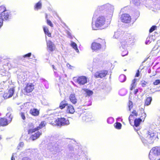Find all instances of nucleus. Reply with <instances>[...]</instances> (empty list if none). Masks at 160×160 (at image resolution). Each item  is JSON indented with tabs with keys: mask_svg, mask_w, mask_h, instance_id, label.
Returning <instances> with one entry per match:
<instances>
[{
	"mask_svg": "<svg viewBox=\"0 0 160 160\" xmlns=\"http://www.w3.org/2000/svg\"><path fill=\"white\" fill-rule=\"evenodd\" d=\"M139 70H138V72H137V73L136 74V77H138L139 76Z\"/></svg>",
	"mask_w": 160,
	"mask_h": 160,
	"instance_id": "60",
	"label": "nucleus"
},
{
	"mask_svg": "<svg viewBox=\"0 0 160 160\" xmlns=\"http://www.w3.org/2000/svg\"><path fill=\"white\" fill-rule=\"evenodd\" d=\"M128 106L129 110L130 111L131 109L133 107V104L132 102L129 101L128 102Z\"/></svg>",
	"mask_w": 160,
	"mask_h": 160,
	"instance_id": "42",
	"label": "nucleus"
},
{
	"mask_svg": "<svg viewBox=\"0 0 160 160\" xmlns=\"http://www.w3.org/2000/svg\"><path fill=\"white\" fill-rule=\"evenodd\" d=\"M67 66L68 68L71 69H73L74 68L73 66L69 64L68 63L67 64Z\"/></svg>",
	"mask_w": 160,
	"mask_h": 160,
	"instance_id": "50",
	"label": "nucleus"
},
{
	"mask_svg": "<svg viewBox=\"0 0 160 160\" xmlns=\"http://www.w3.org/2000/svg\"><path fill=\"white\" fill-rule=\"evenodd\" d=\"M148 38H147V41L145 42V43L146 44H148Z\"/></svg>",
	"mask_w": 160,
	"mask_h": 160,
	"instance_id": "63",
	"label": "nucleus"
},
{
	"mask_svg": "<svg viewBox=\"0 0 160 160\" xmlns=\"http://www.w3.org/2000/svg\"><path fill=\"white\" fill-rule=\"evenodd\" d=\"M53 124L55 125L58 126L68 125L70 124L69 121L64 118H58L55 120Z\"/></svg>",
	"mask_w": 160,
	"mask_h": 160,
	"instance_id": "6",
	"label": "nucleus"
},
{
	"mask_svg": "<svg viewBox=\"0 0 160 160\" xmlns=\"http://www.w3.org/2000/svg\"><path fill=\"white\" fill-rule=\"evenodd\" d=\"M149 157L150 160H159L160 159V147H155L150 150Z\"/></svg>",
	"mask_w": 160,
	"mask_h": 160,
	"instance_id": "3",
	"label": "nucleus"
},
{
	"mask_svg": "<svg viewBox=\"0 0 160 160\" xmlns=\"http://www.w3.org/2000/svg\"><path fill=\"white\" fill-rule=\"evenodd\" d=\"M155 8L156 9H160V5L158 4H155Z\"/></svg>",
	"mask_w": 160,
	"mask_h": 160,
	"instance_id": "52",
	"label": "nucleus"
},
{
	"mask_svg": "<svg viewBox=\"0 0 160 160\" xmlns=\"http://www.w3.org/2000/svg\"><path fill=\"white\" fill-rule=\"evenodd\" d=\"M156 26H152L149 29V32L151 33L155 30L156 28Z\"/></svg>",
	"mask_w": 160,
	"mask_h": 160,
	"instance_id": "43",
	"label": "nucleus"
},
{
	"mask_svg": "<svg viewBox=\"0 0 160 160\" xmlns=\"http://www.w3.org/2000/svg\"><path fill=\"white\" fill-rule=\"evenodd\" d=\"M31 55V52H29L27 54L25 55H24L23 56V57L24 58H27L28 57H29Z\"/></svg>",
	"mask_w": 160,
	"mask_h": 160,
	"instance_id": "47",
	"label": "nucleus"
},
{
	"mask_svg": "<svg viewBox=\"0 0 160 160\" xmlns=\"http://www.w3.org/2000/svg\"><path fill=\"white\" fill-rule=\"evenodd\" d=\"M69 99L71 102L73 104H75L77 102V99L76 98L75 94L73 93L71 94L69 96Z\"/></svg>",
	"mask_w": 160,
	"mask_h": 160,
	"instance_id": "17",
	"label": "nucleus"
},
{
	"mask_svg": "<svg viewBox=\"0 0 160 160\" xmlns=\"http://www.w3.org/2000/svg\"><path fill=\"white\" fill-rule=\"evenodd\" d=\"M24 146V143L23 142H21L19 144L17 147L18 149H20Z\"/></svg>",
	"mask_w": 160,
	"mask_h": 160,
	"instance_id": "41",
	"label": "nucleus"
},
{
	"mask_svg": "<svg viewBox=\"0 0 160 160\" xmlns=\"http://www.w3.org/2000/svg\"><path fill=\"white\" fill-rule=\"evenodd\" d=\"M126 76L123 74L120 75L119 78V80L121 82H124L126 80Z\"/></svg>",
	"mask_w": 160,
	"mask_h": 160,
	"instance_id": "31",
	"label": "nucleus"
},
{
	"mask_svg": "<svg viewBox=\"0 0 160 160\" xmlns=\"http://www.w3.org/2000/svg\"><path fill=\"white\" fill-rule=\"evenodd\" d=\"M148 38H147V41L145 42V43L146 44H148Z\"/></svg>",
	"mask_w": 160,
	"mask_h": 160,
	"instance_id": "64",
	"label": "nucleus"
},
{
	"mask_svg": "<svg viewBox=\"0 0 160 160\" xmlns=\"http://www.w3.org/2000/svg\"><path fill=\"white\" fill-rule=\"evenodd\" d=\"M152 101V98L151 97H148L146 100L145 104L147 106L149 105Z\"/></svg>",
	"mask_w": 160,
	"mask_h": 160,
	"instance_id": "32",
	"label": "nucleus"
},
{
	"mask_svg": "<svg viewBox=\"0 0 160 160\" xmlns=\"http://www.w3.org/2000/svg\"><path fill=\"white\" fill-rule=\"evenodd\" d=\"M108 71L107 70L101 71L97 72L94 75L95 77L96 78H102L104 77L107 74Z\"/></svg>",
	"mask_w": 160,
	"mask_h": 160,
	"instance_id": "12",
	"label": "nucleus"
},
{
	"mask_svg": "<svg viewBox=\"0 0 160 160\" xmlns=\"http://www.w3.org/2000/svg\"><path fill=\"white\" fill-rule=\"evenodd\" d=\"M45 34L47 35L48 36L50 37L51 36V33L49 32V31L44 32Z\"/></svg>",
	"mask_w": 160,
	"mask_h": 160,
	"instance_id": "54",
	"label": "nucleus"
},
{
	"mask_svg": "<svg viewBox=\"0 0 160 160\" xmlns=\"http://www.w3.org/2000/svg\"><path fill=\"white\" fill-rule=\"evenodd\" d=\"M16 155L15 153H13L12 158H11V160H15V158L14 157V156Z\"/></svg>",
	"mask_w": 160,
	"mask_h": 160,
	"instance_id": "58",
	"label": "nucleus"
},
{
	"mask_svg": "<svg viewBox=\"0 0 160 160\" xmlns=\"http://www.w3.org/2000/svg\"><path fill=\"white\" fill-rule=\"evenodd\" d=\"M30 113L32 115L36 116L39 115V112L37 109L33 108L30 109Z\"/></svg>",
	"mask_w": 160,
	"mask_h": 160,
	"instance_id": "22",
	"label": "nucleus"
},
{
	"mask_svg": "<svg viewBox=\"0 0 160 160\" xmlns=\"http://www.w3.org/2000/svg\"><path fill=\"white\" fill-rule=\"evenodd\" d=\"M45 34L47 35L48 36L50 37L51 36V33L49 32V31L44 32Z\"/></svg>",
	"mask_w": 160,
	"mask_h": 160,
	"instance_id": "53",
	"label": "nucleus"
},
{
	"mask_svg": "<svg viewBox=\"0 0 160 160\" xmlns=\"http://www.w3.org/2000/svg\"><path fill=\"white\" fill-rule=\"evenodd\" d=\"M131 38H129V39H125L121 40L120 42V44H119V48L120 50L123 52L124 51L125 52V54H122V56H124L127 55L128 53V51H127V48L128 45L132 44L133 43L134 38L131 36Z\"/></svg>",
	"mask_w": 160,
	"mask_h": 160,
	"instance_id": "1",
	"label": "nucleus"
},
{
	"mask_svg": "<svg viewBox=\"0 0 160 160\" xmlns=\"http://www.w3.org/2000/svg\"><path fill=\"white\" fill-rule=\"evenodd\" d=\"M42 134V133L39 131L35 133L33 135H32L30 138L32 140H34L38 138L40 135Z\"/></svg>",
	"mask_w": 160,
	"mask_h": 160,
	"instance_id": "21",
	"label": "nucleus"
},
{
	"mask_svg": "<svg viewBox=\"0 0 160 160\" xmlns=\"http://www.w3.org/2000/svg\"><path fill=\"white\" fill-rule=\"evenodd\" d=\"M136 79H134L132 80V83L131 84V87L130 88V90H132L133 88H135V83L136 82Z\"/></svg>",
	"mask_w": 160,
	"mask_h": 160,
	"instance_id": "38",
	"label": "nucleus"
},
{
	"mask_svg": "<svg viewBox=\"0 0 160 160\" xmlns=\"http://www.w3.org/2000/svg\"><path fill=\"white\" fill-rule=\"evenodd\" d=\"M93 62L96 63H99L101 61L99 60V59L97 58H95L93 60Z\"/></svg>",
	"mask_w": 160,
	"mask_h": 160,
	"instance_id": "44",
	"label": "nucleus"
},
{
	"mask_svg": "<svg viewBox=\"0 0 160 160\" xmlns=\"http://www.w3.org/2000/svg\"><path fill=\"white\" fill-rule=\"evenodd\" d=\"M85 91L87 94V95L88 96H90L93 94V92L90 90L86 89Z\"/></svg>",
	"mask_w": 160,
	"mask_h": 160,
	"instance_id": "36",
	"label": "nucleus"
},
{
	"mask_svg": "<svg viewBox=\"0 0 160 160\" xmlns=\"http://www.w3.org/2000/svg\"><path fill=\"white\" fill-rule=\"evenodd\" d=\"M92 115H88L82 117V119L83 120L88 122L92 118Z\"/></svg>",
	"mask_w": 160,
	"mask_h": 160,
	"instance_id": "25",
	"label": "nucleus"
},
{
	"mask_svg": "<svg viewBox=\"0 0 160 160\" xmlns=\"http://www.w3.org/2000/svg\"><path fill=\"white\" fill-rule=\"evenodd\" d=\"M6 116L8 118V122L10 123L11 122L12 118V116L11 115V113L7 112L6 114Z\"/></svg>",
	"mask_w": 160,
	"mask_h": 160,
	"instance_id": "33",
	"label": "nucleus"
},
{
	"mask_svg": "<svg viewBox=\"0 0 160 160\" xmlns=\"http://www.w3.org/2000/svg\"><path fill=\"white\" fill-rule=\"evenodd\" d=\"M74 81L80 85H83L87 82V78L84 76L79 77L78 78L74 77Z\"/></svg>",
	"mask_w": 160,
	"mask_h": 160,
	"instance_id": "8",
	"label": "nucleus"
},
{
	"mask_svg": "<svg viewBox=\"0 0 160 160\" xmlns=\"http://www.w3.org/2000/svg\"><path fill=\"white\" fill-rule=\"evenodd\" d=\"M1 61V59L0 57V62ZM6 67V65H3L1 63H0V74L5 77L6 76V74H7V76L6 79H8L10 77V73L7 72L5 69Z\"/></svg>",
	"mask_w": 160,
	"mask_h": 160,
	"instance_id": "7",
	"label": "nucleus"
},
{
	"mask_svg": "<svg viewBox=\"0 0 160 160\" xmlns=\"http://www.w3.org/2000/svg\"><path fill=\"white\" fill-rule=\"evenodd\" d=\"M121 34V32L119 31H118L115 32L113 36V38H118L120 35Z\"/></svg>",
	"mask_w": 160,
	"mask_h": 160,
	"instance_id": "35",
	"label": "nucleus"
},
{
	"mask_svg": "<svg viewBox=\"0 0 160 160\" xmlns=\"http://www.w3.org/2000/svg\"><path fill=\"white\" fill-rule=\"evenodd\" d=\"M67 111L70 113H73L75 112V110L71 104L68 105Z\"/></svg>",
	"mask_w": 160,
	"mask_h": 160,
	"instance_id": "23",
	"label": "nucleus"
},
{
	"mask_svg": "<svg viewBox=\"0 0 160 160\" xmlns=\"http://www.w3.org/2000/svg\"><path fill=\"white\" fill-rule=\"evenodd\" d=\"M46 124V122L45 121H42L39 126L36 128V129L37 130H38L45 126Z\"/></svg>",
	"mask_w": 160,
	"mask_h": 160,
	"instance_id": "28",
	"label": "nucleus"
},
{
	"mask_svg": "<svg viewBox=\"0 0 160 160\" xmlns=\"http://www.w3.org/2000/svg\"><path fill=\"white\" fill-rule=\"evenodd\" d=\"M0 17L2 21H9L12 17L10 12L3 6L0 7Z\"/></svg>",
	"mask_w": 160,
	"mask_h": 160,
	"instance_id": "4",
	"label": "nucleus"
},
{
	"mask_svg": "<svg viewBox=\"0 0 160 160\" xmlns=\"http://www.w3.org/2000/svg\"><path fill=\"white\" fill-rule=\"evenodd\" d=\"M127 93V91L125 89H122L120 90L119 92V95L122 96L125 95Z\"/></svg>",
	"mask_w": 160,
	"mask_h": 160,
	"instance_id": "34",
	"label": "nucleus"
},
{
	"mask_svg": "<svg viewBox=\"0 0 160 160\" xmlns=\"http://www.w3.org/2000/svg\"><path fill=\"white\" fill-rule=\"evenodd\" d=\"M130 3L136 6H138L140 4V0H131Z\"/></svg>",
	"mask_w": 160,
	"mask_h": 160,
	"instance_id": "26",
	"label": "nucleus"
},
{
	"mask_svg": "<svg viewBox=\"0 0 160 160\" xmlns=\"http://www.w3.org/2000/svg\"><path fill=\"white\" fill-rule=\"evenodd\" d=\"M14 92V88H11L8 92H5L3 94V98L5 99H7L8 98L12 97Z\"/></svg>",
	"mask_w": 160,
	"mask_h": 160,
	"instance_id": "13",
	"label": "nucleus"
},
{
	"mask_svg": "<svg viewBox=\"0 0 160 160\" xmlns=\"http://www.w3.org/2000/svg\"><path fill=\"white\" fill-rule=\"evenodd\" d=\"M121 19L122 22L129 23L130 22L131 18L128 14L125 13L122 15Z\"/></svg>",
	"mask_w": 160,
	"mask_h": 160,
	"instance_id": "11",
	"label": "nucleus"
},
{
	"mask_svg": "<svg viewBox=\"0 0 160 160\" xmlns=\"http://www.w3.org/2000/svg\"><path fill=\"white\" fill-rule=\"evenodd\" d=\"M20 115L22 119L23 120H24L26 118L25 117V114L24 112H21L20 113Z\"/></svg>",
	"mask_w": 160,
	"mask_h": 160,
	"instance_id": "45",
	"label": "nucleus"
},
{
	"mask_svg": "<svg viewBox=\"0 0 160 160\" xmlns=\"http://www.w3.org/2000/svg\"><path fill=\"white\" fill-rule=\"evenodd\" d=\"M23 75H19V76L18 77V78L20 79L21 80V81H22V78H21V77L22 78H23Z\"/></svg>",
	"mask_w": 160,
	"mask_h": 160,
	"instance_id": "61",
	"label": "nucleus"
},
{
	"mask_svg": "<svg viewBox=\"0 0 160 160\" xmlns=\"http://www.w3.org/2000/svg\"><path fill=\"white\" fill-rule=\"evenodd\" d=\"M92 23V27L93 30H96L98 28L100 29H104L106 26L105 25L106 23L105 19L103 16H100L98 17L96 21L95 25Z\"/></svg>",
	"mask_w": 160,
	"mask_h": 160,
	"instance_id": "2",
	"label": "nucleus"
},
{
	"mask_svg": "<svg viewBox=\"0 0 160 160\" xmlns=\"http://www.w3.org/2000/svg\"><path fill=\"white\" fill-rule=\"evenodd\" d=\"M9 123L8 119L5 118H1L0 119V125L4 126L7 125Z\"/></svg>",
	"mask_w": 160,
	"mask_h": 160,
	"instance_id": "20",
	"label": "nucleus"
},
{
	"mask_svg": "<svg viewBox=\"0 0 160 160\" xmlns=\"http://www.w3.org/2000/svg\"><path fill=\"white\" fill-rule=\"evenodd\" d=\"M106 11H109L110 12H112L113 11V10H110V8H106Z\"/></svg>",
	"mask_w": 160,
	"mask_h": 160,
	"instance_id": "55",
	"label": "nucleus"
},
{
	"mask_svg": "<svg viewBox=\"0 0 160 160\" xmlns=\"http://www.w3.org/2000/svg\"><path fill=\"white\" fill-rule=\"evenodd\" d=\"M43 29L44 32H47L49 31L48 28L46 26H45L43 27Z\"/></svg>",
	"mask_w": 160,
	"mask_h": 160,
	"instance_id": "51",
	"label": "nucleus"
},
{
	"mask_svg": "<svg viewBox=\"0 0 160 160\" xmlns=\"http://www.w3.org/2000/svg\"><path fill=\"white\" fill-rule=\"evenodd\" d=\"M115 128L117 129H120L121 128L122 124L120 122H116L114 124Z\"/></svg>",
	"mask_w": 160,
	"mask_h": 160,
	"instance_id": "37",
	"label": "nucleus"
},
{
	"mask_svg": "<svg viewBox=\"0 0 160 160\" xmlns=\"http://www.w3.org/2000/svg\"><path fill=\"white\" fill-rule=\"evenodd\" d=\"M71 45L76 50L77 52H79V50L77 48V45L75 42H72Z\"/></svg>",
	"mask_w": 160,
	"mask_h": 160,
	"instance_id": "29",
	"label": "nucleus"
},
{
	"mask_svg": "<svg viewBox=\"0 0 160 160\" xmlns=\"http://www.w3.org/2000/svg\"><path fill=\"white\" fill-rule=\"evenodd\" d=\"M146 116V114L144 112V111L141 113L140 116V118H136L134 121V126L136 127H138L139 126L140 123L143 119V121H144L145 118Z\"/></svg>",
	"mask_w": 160,
	"mask_h": 160,
	"instance_id": "9",
	"label": "nucleus"
},
{
	"mask_svg": "<svg viewBox=\"0 0 160 160\" xmlns=\"http://www.w3.org/2000/svg\"><path fill=\"white\" fill-rule=\"evenodd\" d=\"M114 121V119L112 117H109L108 118L107 120V122L109 124L112 123Z\"/></svg>",
	"mask_w": 160,
	"mask_h": 160,
	"instance_id": "40",
	"label": "nucleus"
},
{
	"mask_svg": "<svg viewBox=\"0 0 160 160\" xmlns=\"http://www.w3.org/2000/svg\"><path fill=\"white\" fill-rule=\"evenodd\" d=\"M42 80L43 82H45V83H47V81H46L45 79H42Z\"/></svg>",
	"mask_w": 160,
	"mask_h": 160,
	"instance_id": "62",
	"label": "nucleus"
},
{
	"mask_svg": "<svg viewBox=\"0 0 160 160\" xmlns=\"http://www.w3.org/2000/svg\"><path fill=\"white\" fill-rule=\"evenodd\" d=\"M137 116L138 115V113L136 112V110H133L132 112V114H131L129 116V117L128 118V120L129 121V122H131V119H130V118H132V117L134 116Z\"/></svg>",
	"mask_w": 160,
	"mask_h": 160,
	"instance_id": "30",
	"label": "nucleus"
},
{
	"mask_svg": "<svg viewBox=\"0 0 160 160\" xmlns=\"http://www.w3.org/2000/svg\"><path fill=\"white\" fill-rule=\"evenodd\" d=\"M22 160H31V159L28 157H25L22 158Z\"/></svg>",
	"mask_w": 160,
	"mask_h": 160,
	"instance_id": "56",
	"label": "nucleus"
},
{
	"mask_svg": "<svg viewBox=\"0 0 160 160\" xmlns=\"http://www.w3.org/2000/svg\"><path fill=\"white\" fill-rule=\"evenodd\" d=\"M28 133L30 134L32 132H34L37 130L36 128L33 129L34 126L33 124L32 123H29L28 124Z\"/></svg>",
	"mask_w": 160,
	"mask_h": 160,
	"instance_id": "19",
	"label": "nucleus"
},
{
	"mask_svg": "<svg viewBox=\"0 0 160 160\" xmlns=\"http://www.w3.org/2000/svg\"><path fill=\"white\" fill-rule=\"evenodd\" d=\"M51 146H52L51 148H49L50 147L49 146L48 148L50 151L52 152V153L54 154H56L61 151L60 147L56 143L54 145L52 144Z\"/></svg>",
	"mask_w": 160,
	"mask_h": 160,
	"instance_id": "10",
	"label": "nucleus"
},
{
	"mask_svg": "<svg viewBox=\"0 0 160 160\" xmlns=\"http://www.w3.org/2000/svg\"><path fill=\"white\" fill-rule=\"evenodd\" d=\"M47 45L48 49L50 52L53 51L55 49L54 44L50 41L47 42Z\"/></svg>",
	"mask_w": 160,
	"mask_h": 160,
	"instance_id": "18",
	"label": "nucleus"
},
{
	"mask_svg": "<svg viewBox=\"0 0 160 160\" xmlns=\"http://www.w3.org/2000/svg\"><path fill=\"white\" fill-rule=\"evenodd\" d=\"M106 8H110V10H112L114 9L113 6L109 3L98 7V9L101 11L106 10Z\"/></svg>",
	"mask_w": 160,
	"mask_h": 160,
	"instance_id": "15",
	"label": "nucleus"
},
{
	"mask_svg": "<svg viewBox=\"0 0 160 160\" xmlns=\"http://www.w3.org/2000/svg\"><path fill=\"white\" fill-rule=\"evenodd\" d=\"M42 6V0L39 1L38 2L36 3L34 7V9L35 10H38L41 9Z\"/></svg>",
	"mask_w": 160,
	"mask_h": 160,
	"instance_id": "24",
	"label": "nucleus"
},
{
	"mask_svg": "<svg viewBox=\"0 0 160 160\" xmlns=\"http://www.w3.org/2000/svg\"><path fill=\"white\" fill-rule=\"evenodd\" d=\"M7 110L8 112L10 113H11L13 111L12 108L10 107H8L7 108Z\"/></svg>",
	"mask_w": 160,
	"mask_h": 160,
	"instance_id": "49",
	"label": "nucleus"
},
{
	"mask_svg": "<svg viewBox=\"0 0 160 160\" xmlns=\"http://www.w3.org/2000/svg\"><path fill=\"white\" fill-rule=\"evenodd\" d=\"M34 89V85L32 83H28L25 88V90L27 93L31 92Z\"/></svg>",
	"mask_w": 160,
	"mask_h": 160,
	"instance_id": "14",
	"label": "nucleus"
},
{
	"mask_svg": "<svg viewBox=\"0 0 160 160\" xmlns=\"http://www.w3.org/2000/svg\"><path fill=\"white\" fill-rule=\"evenodd\" d=\"M47 23L48 25H49L51 27H53V24L52 23V22L50 20L47 19Z\"/></svg>",
	"mask_w": 160,
	"mask_h": 160,
	"instance_id": "46",
	"label": "nucleus"
},
{
	"mask_svg": "<svg viewBox=\"0 0 160 160\" xmlns=\"http://www.w3.org/2000/svg\"><path fill=\"white\" fill-rule=\"evenodd\" d=\"M77 154L79 157L81 156L82 157H85V156L84 155V153L81 150H79L78 153H77Z\"/></svg>",
	"mask_w": 160,
	"mask_h": 160,
	"instance_id": "39",
	"label": "nucleus"
},
{
	"mask_svg": "<svg viewBox=\"0 0 160 160\" xmlns=\"http://www.w3.org/2000/svg\"><path fill=\"white\" fill-rule=\"evenodd\" d=\"M101 46L99 43L93 42L92 43L91 48L93 50H97L101 48Z\"/></svg>",
	"mask_w": 160,
	"mask_h": 160,
	"instance_id": "16",
	"label": "nucleus"
},
{
	"mask_svg": "<svg viewBox=\"0 0 160 160\" xmlns=\"http://www.w3.org/2000/svg\"><path fill=\"white\" fill-rule=\"evenodd\" d=\"M68 104L65 101H62L60 104L59 107L61 109H62L65 108L66 106H68Z\"/></svg>",
	"mask_w": 160,
	"mask_h": 160,
	"instance_id": "27",
	"label": "nucleus"
},
{
	"mask_svg": "<svg viewBox=\"0 0 160 160\" xmlns=\"http://www.w3.org/2000/svg\"><path fill=\"white\" fill-rule=\"evenodd\" d=\"M138 92V89H135L134 92V94H136L137 92Z\"/></svg>",
	"mask_w": 160,
	"mask_h": 160,
	"instance_id": "59",
	"label": "nucleus"
},
{
	"mask_svg": "<svg viewBox=\"0 0 160 160\" xmlns=\"http://www.w3.org/2000/svg\"><path fill=\"white\" fill-rule=\"evenodd\" d=\"M147 83V82L144 81L142 83V87H145Z\"/></svg>",
	"mask_w": 160,
	"mask_h": 160,
	"instance_id": "57",
	"label": "nucleus"
},
{
	"mask_svg": "<svg viewBox=\"0 0 160 160\" xmlns=\"http://www.w3.org/2000/svg\"><path fill=\"white\" fill-rule=\"evenodd\" d=\"M146 138L145 139L142 136H140V138L142 142L145 145H146L148 143H151L153 141L154 138H155L154 134L149 131H148L145 135Z\"/></svg>",
	"mask_w": 160,
	"mask_h": 160,
	"instance_id": "5",
	"label": "nucleus"
},
{
	"mask_svg": "<svg viewBox=\"0 0 160 160\" xmlns=\"http://www.w3.org/2000/svg\"><path fill=\"white\" fill-rule=\"evenodd\" d=\"M160 80L159 79L156 80L153 83V84L154 85H157L159 84H160Z\"/></svg>",
	"mask_w": 160,
	"mask_h": 160,
	"instance_id": "48",
	"label": "nucleus"
}]
</instances>
